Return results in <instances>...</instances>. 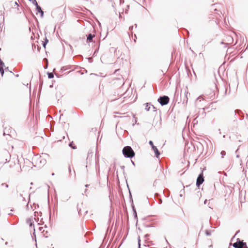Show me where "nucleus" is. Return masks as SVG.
I'll use <instances>...</instances> for the list:
<instances>
[{
	"mask_svg": "<svg viewBox=\"0 0 248 248\" xmlns=\"http://www.w3.org/2000/svg\"><path fill=\"white\" fill-rule=\"evenodd\" d=\"M115 2L114 1H112V6L113 8H115Z\"/></svg>",
	"mask_w": 248,
	"mask_h": 248,
	"instance_id": "nucleus-39",
	"label": "nucleus"
},
{
	"mask_svg": "<svg viewBox=\"0 0 248 248\" xmlns=\"http://www.w3.org/2000/svg\"><path fill=\"white\" fill-rule=\"evenodd\" d=\"M188 93V92L186 91H185L184 95L182 97V95H181V98H182V103L183 104H186L188 101V98H187V94Z\"/></svg>",
	"mask_w": 248,
	"mask_h": 248,
	"instance_id": "nucleus-9",
	"label": "nucleus"
},
{
	"mask_svg": "<svg viewBox=\"0 0 248 248\" xmlns=\"http://www.w3.org/2000/svg\"><path fill=\"white\" fill-rule=\"evenodd\" d=\"M69 146L73 149H77V146L74 145L73 141H72L69 143Z\"/></svg>",
	"mask_w": 248,
	"mask_h": 248,
	"instance_id": "nucleus-17",
	"label": "nucleus"
},
{
	"mask_svg": "<svg viewBox=\"0 0 248 248\" xmlns=\"http://www.w3.org/2000/svg\"><path fill=\"white\" fill-rule=\"evenodd\" d=\"M204 181V177L203 176V172L202 171L198 175L196 180V186L199 188L200 186Z\"/></svg>",
	"mask_w": 248,
	"mask_h": 248,
	"instance_id": "nucleus-5",
	"label": "nucleus"
},
{
	"mask_svg": "<svg viewBox=\"0 0 248 248\" xmlns=\"http://www.w3.org/2000/svg\"><path fill=\"white\" fill-rule=\"evenodd\" d=\"M133 26H131L129 27V29L130 31H132L133 30Z\"/></svg>",
	"mask_w": 248,
	"mask_h": 248,
	"instance_id": "nucleus-42",
	"label": "nucleus"
},
{
	"mask_svg": "<svg viewBox=\"0 0 248 248\" xmlns=\"http://www.w3.org/2000/svg\"><path fill=\"white\" fill-rule=\"evenodd\" d=\"M2 185H5V187H8V185H7V184H5V183H4V184H2Z\"/></svg>",
	"mask_w": 248,
	"mask_h": 248,
	"instance_id": "nucleus-48",
	"label": "nucleus"
},
{
	"mask_svg": "<svg viewBox=\"0 0 248 248\" xmlns=\"http://www.w3.org/2000/svg\"><path fill=\"white\" fill-rule=\"evenodd\" d=\"M33 236H34V237H35V240L36 241V235H35V228H33Z\"/></svg>",
	"mask_w": 248,
	"mask_h": 248,
	"instance_id": "nucleus-31",
	"label": "nucleus"
},
{
	"mask_svg": "<svg viewBox=\"0 0 248 248\" xmlns=\"http://www.w3.org/2000/svg\"><path fill=\"white\" fill-rule=\"evenodd\" d=\"M149 236V235L148 234H146L144 235V239L145 241H146L148 239V237Z\"/></svg>",
	"mask_w": 248,
	"mask_h": 248,
	"instance_id": "nucleus-25",
	"label": "nucleus"
},
{
	"mask_svg": "<svg viewBox=\"0 0 248 248\" xmlns=\"http://www.w3.org/2000/svg\"><path fill=\"white\" fill-rule=\"evenodd\" d=\"M74 172V176L75 177V176H76V173H75V170H74V172Z\"/></svg>",
	"mask_w": 248,
	"mask_h": 248,
	"instance_id": "nucleus-59",
	"label": "nucleus"
},
{
	"mask_svg": "<svg viewBox=\"0 0 248 248\" xmlns=\"http://www.w3.org/2000/svg\"><path fill=\"white\" fill-rule=\"evenodd\" d=\"M48 43V40L47 38L46 37L44 39V41L42 43L43 46L46 48V45Z\"/></svg>",
	"mask_w": 248,
	"mask_h": 248,
	"instance_id": "nucleus-15",
	"label": "nucleus"
},
{
	"mask_svg": "<svg viewBox=\"0 0 248 248\" xmlns=\"http://www.w3.org/2000/svg\"><path fill=\"white\" fill-rule=\"evenodd\" d=\"M127 186L128 187V191H129V200H130V202H133V199H132V194H131V191L130 190V189L128 187V185H127Z\"/></svg>",
	"mask_w": 248,
	"mask_h": 248,
	"instance_id": "nucleus-16",
	"label": "nucleus"
},
{
	"mask_svg": "<svg viewBox=\"0 0 248 248\" xmlns=\"http://www.w3.org/2000/svg\"><path fill=\"white\" fill-rule=\"evenodd\" d=\"M149 144H150V145L151 146L152 148H153V147L155 146L154 145V143H153V141H152V140H150L149 141Z\"/></svg>",
	"mask_w": 248,
	"mask_h": 248,
	"instance_id": "nucleus-23",
	"label": "nucleus"
},
{
	"mask_svg": "<svg viewBox=\"0 0 248 248\" xmlns=\"http://www.w3.org/2000/svg\"><path fill=\"white\" fill-rule=\"evenodd\" d=\"M180 196L181 197H182L183 196V194L185 193V186H183V189H182L181 191H180Z\"/></svg>",
	"mask_w": 248,
	"mask_h": 248,
	"instance_id": "nucleus-21",
	"label": "nucleus"
},
{
	"mask_svg": "<svg viewBox=\"0 0 248 248\" xmlns=\"http://www.w3.org/2000/svg\"><path fill=\"white\" fill-rule=\"evenodd\" d=\"M78 213L80 215L81 214V209H78Z\"/></svg>",
	"mask_w": 248,
	"mask_h": 248,
	"instance_id": "nucleus-40",
	"label": "nucleus"
},
{
	"mask_svg": "<svg viewBox=\"0 0 248 248\" xmlns=\"http://www.w3.org/2000/svg\"><path fill=\"white\" fill-rule=\"evenodd\" d=\"M60 8H58V9H55L53 11V13H54L55 12H56L57 10H59Z\"/></svg>",
	"mask_w": 248,
	"mask_h": 248,
	"instance_id": "nucleus-54",
	"label": "nucleus"
},
{
	"mask_svg": "<svg viewBox=\"0 0 248 248\" xmlns=\"http://www.w3.org/2000/svg\"><path fill=\"white\" fill-rule=\"evenodd\" d=\"M145 105L146 106H145V110L146 111H149L151 108V107H152L154 111H156V108L154 106L152 105L151 103H146L145 104Z\"/></svg>",
	"mask_w": 248,
	"mask_h": 248,
	"instance_id": "nucleus-11",
	"label": "nucleus"
},
{
	"mask_svg": "<svg viewBox=\"0 0 248 248\" xmlns=\"http://www.w3.org/2000/svg\"><path fill=\"white\" fill-rule=\"evenodd\" d=\"M152 149L154 151V152L155 155V156L156 158H158L160 155V153L159 151H158L157 148L155 146L153 147V148H152Z\"/></svg>",
	"mask_w": 248,
	"mask_h": 248,
	"instance_id": "nucleus-14",
	"label": "nucleus"
},
{
	"mask_svg": "<svg viewBox=\"0 0 248 248\" xmlns=\"http://www.w3.org/2000/svg\"><path fill=\"white\" fill-rule=\"evenodd\" d=\"M158 102L162 106H165L167 105L170 101V98L167 95H163L160 96L157 99Z\"/></svg>",
	"mask_w": 248,
	"mask_h": 248,
	"instance_id": "nucleus-4",
	"label": "nucleus"
},
{
	"mask_svg": "<svg viewBox=\"0 0 248 248\" xmlns=\"http://www.w3.org/2000/svg\"><path fill=\"white\" fill-rule=\"evenodd\" d=\"M42 85H43V81H40V88H42Z\"/></svg>",
	"mask_w": 248,
	"mask_h": 248,
	"instance_id": "nucleus-41",
	"label": "nucleus"
},
{
	"mask_svg": "<svg viewBox=\"0 0 248 248\" xmlns=\"http://www.w3.org/2000/svg\"><path fill=\"white\" fill-rule=\"evenodd\" d=\"M34 219H35V220H36V221H38V220H39V218H37V219L36 218H34Z\"/></svg>",
	"mask_w": 248,
	"mask_h": 248,
	"instance_id": "nucleus-57",
	"label": "nucleus"
},
{
	"mask_svg": "<svg viewBox=\"0 0 248 248\" xmlns=\"http://www.w3.org/2000/svg\"><path fill=\"white\" fill-rule=\"evenodd\" d=\"M30 1H31L33 5H34L35 6L36 5H38V3L36 1V0H29Z\"/></svg>",
	"mask_w": 248,
	"mask_h": 248,
	"instance_id": "nucleus-19",
	"label": "nucleus"
},
{
	"mask_svg": "<svg viewBox=\"0 0 248 248\" xmlns=\"http://www.w3.org/2000/svg\"><path fill=\"white\" fill-rule=\"evenodd\" d=\"M246 118L248 119V114H246Z\"/></svg>",
	"mask_w": 248,
	"mask_h": 248,
	"instance_id": "nucleus-60",
	"label": "nucleus"
},
{
	"mask_svg": "<svg viewBox=\"0 0 248 248\" xmlns=\"http://www.w3.org/2000/svg\"><path fill=\"white\" fill-rule=\"evenodd\" d=\"M124 168H125L124 166H121V169L123 171V173L124 172Z\"/></svg>",
	"mask_w": 248,
	"mask_h": 248,
	"instance_id": "nucleus-32",
	"label": "nucleus"
},
{
	"mask_svg": "<svg viewBox=\"0 0 248 248\" xmlns=\"http://www.w3.org/2000/svg\"><path fill=\"white\" fill-rule=\"evenodd\" d=\"M44 60H46V61L47 62H48V60H47V59L45 58V59H44Z\"/></svg>",
	"mask_w": 248,
	"mask_h": 248,
	"instance_id": "nucleus-63",
	"label": "nucleus"
},
{
	"mask_svg": "<svg viewBox=\"0 0 248 248\" xmlns=\"http://www.w3.org/2000/svg\"><path fill=\"white\" fill-rule=\"evenodd\" d=\"M99 46H98V47H97V48L96 49V50L94 51V53H93V56H95V54L96 53H97L98 50H99Z\"/></svg>",
	"mask_w": 248,
	"mask_h": 248,
	"instance_id": "nucleus-28",
	"label": "nucleus"
},
{
	"mask_svg": "<svg viewBox=\"0 0 248 248\" xmlns=\"http://www.w3.org/2000/svg\"><path fill=\"white\" fill-rule=\"evenodd\" d=\"M2 155L5 158V162L4 163H6L7 161H9L11 158V155L9 152L7 150H4L2 152Z\"/></svg>",
	"mask_w": 248,
	"mask_h": 248,
	"instance_id": "nucleus-6",
	"label": "nucleus"
},
{
	"mask_svg": "<svg viewBox=\"0 0 248 248\" xmlns=\"http://www.w3.org/2000/svg\"><path fill=\"white\" fill-rule=\"evenodd\" d=\"M34 216H36V214H37L38 215H39L40 216H42V213L41 212L38 213L37 212H35L34 213Z\"/></svg>",
	"mask_w": 248,
	"mask_h": 248,
	"instance_id": "nucleus-27",
	"label": "nucleus"
},
{
	"mask_svg": "<svg viewBox=\"0 0 248 248\" xmlns=\"http://www.w3.org/2000/svg\"><path fill=\"white\" fill-rule=\"evenodd\" d=\"M232 246L234 248H248L246 243L239 238L237 239L236 242L234 243Z\"/></svg>",
	"mask_w": 248,
	"mask_h": 248,
	"instance_id": "nucleus-3",
	"label": "nucleus"
},
{
	"mask_svg": "<svg viewBox=\"0 0 248 248\" xmlns=\"http://www.w3.org/2000/svg\"><path fill=\"white\" fill-rule=\"evenodd\" d=\"M226 41L227 42L226 43H224L223 41L220 42L221 44L225 45V47H226L227 45L231 44L233 41V38L231 36H228L226 37Z\"/></svg>",
	"mask_w": 248,
	"mask_h": 248,
	"instance_id": "nucleus-8",
	"label": "nucleus"
},
{
	"mask_svg": "<svg viewBox=\"0 0 248 248\" xmlns=\"http://www.w3.org/2000/svg\"><path fill=\"white\" fill-rule=\"evenodd\" d=\"M243 119H244V117H240V121H242V120H243Z\"/></svg>",
	"mask_w": 248,
	"mask_h": 248,
	"instance_id": "nucleus-50",
	"label": "nucleus"
},
{
	"mask_svg": "<svg viewBox=\"0 0 248 248\" xmlns=\"http://www.w3.org/2000/svg\"><path fill=\"white\" fill-rule=\"evenodd\" d=\"M86 36H87L86 42L87 43H89L93 42V38L95 37V35L94 34H92L91 33H90L87 34Z\"/></svg>",
	"mask_w": 248,
	"mask_h": 248,
	"instance_id": "nucleus-12",
	"label": "nucleus"
},
{
	"mask_svg": "<svg viewBox=\"0 0 248 248\" xmlns=\"http://www.w3.org/2000/svg\"><path fill=\"white\" fill-rule=\"evenodd\" d=\"M138 248H140V237H138Z\"/></svg>",
	"mask_w": 248,
	"mask_h": 248,
	"instance_id": "nucleus-24",
	"label": "nucleus"
},
{
	"mask_svg": "<svg viewBox=\"0 0 248 248\" xmlns=\"http://www.w3.org/2000/svg\"><path fill=\"white\" fill-rule=\"evenodd\" d=\"M18 76H19V75H18V74H17V75H16V77H18Z\"/></svg>",
	"mask_w": 248,
	"mask_h": 248,
	"instance_id": "nucleus-64",
	"label": "nucleus"
},
{
	"mask_svg": "<svg viewBox=\"0 0 248 248\" xmlns=\"http://www.w3.org/2000/svg\"><path fill=\"white\" fill-rule=\"evenodd\" d=\"M89 186H90L89 185H88V184H86V185H85V186L86 187H88Z\"/></svg>",
	"mask_w": 248,
	"mask_h": 248,
	"instance_id": "nucleus-49",
	"label": "nucleus"
},
{
	"mask_svg": "<svg viewBox=\"0 0 248 248\" xmlns=\"http://www.w3.org/2000/svg\"><path fill=\"white\" fill-rule=\"evenodd\" d=\"M1 18L3 20H4V16L3 15L2 13H1V15H0V19Z\"/></svg>",
	"mask_w": 248,
	"mask_h": 248,
	"instance_id": "nucleus-37",
	"label": "nucleus"
},
{
	"mask_svg": "<svg viewBox=\"0 0 248 248\" xmlns=\"http://www.w3.org/2000/svg\"><path fill=\"white\" fill-rule=\"evenodd\" d=\"M40 48H41L40 47H39V46L37 47V50H38V51H39Z\"/></svg>",
	"mask_w": 248,
	"mask_h": 248,
	"instance_id": "nucleus-53",
	"label": "nucleus"
},
{
	"mask_svg": "<svg viewBox=\"0 0 248 248\" xmlns=\"http://www.w3.org/2000/svg\"><path fill=\"white\" fill-rule=\"evenodd\" d=\"M110 2L112 3V1H114L113 0H109Z\"/></svg>",
	"mask_w": 248,
	"mask_h": 248,
	"instance_id": "nucleus-61",
	"label": "nucleus"
},
{
	"mask_svg": "<svg viewBox=\"0 0 248 248\" xmlns=\"http://www.w3.org/2000/svg\"><path fill=\"white\" fill-rule=\"evenodd\" d=\"M42 229H43L42 227H39V228L40 231H41Z\"/></svg>",
	"mask_w": 248,
	"mask_h": 248,
	"instance_id": "nucleus-55",
	"label": "nucleus"
},
{
	"mask_svg": "<svg viewBox=\"0 0 248 248\" xmlns=\"http://www.w3.org/2000/svg\"><path fill=\"white\" fill-rule=\"evenodd\" d=\"M48 67V63H47V64L46 65H45L44 66V68L45 69H47Z\"/></svg>",
	"mask_w": 248,
	"mask_h": 248,
	"instance_id": "nucleus-43",
	"label": "nucleus"
},
{
	"mask_svg": "<svg viewBox=\"0 0 248 248\" xmlns=\"http://www.w3.org/2000/svg\"><path fill=\"white\" fill-rule=\"evenodd\" d=\"M220 155H221L222 158H223L224 155H226V152L224 151H222L220 152Z\"/></svg>",
	"mask_w": 248,
	"mask_h": 248,
	"instance_id": "nucleus-22",
	"label": "nucleus"
},
{
	"mask_svg": "<svg viewBox=\"0 0 248 248\" xmlns=\"http://www.w3.org/2000/svg\"><path fill=\"white\" fill-rule=\"evenodd\" d=\"M208 202V200H205L204 201V204H206Z\"/></svg>",
	"mask_w": 248,
	"mask_h": 248,
	"instance_id": "nucleus-44",
	"label": "nucleus"
},
{
	"mask_svg": "<svg viewBox=\"0 0 248 248\" xmlns=\"http://www.w3.org/2000/svg\"><path fill=\"white\" fill-rule=\"evenodd\" d=\"M133 215H134V219L136 220V221L137 222L138 221V216H137V212H135L133 213Z\"/></svg>",
	"mask_w": 248,
	"mask_h": 248,
	"instance_id": "nucleus-20",
	"label": "nucleus"
},
{
	"mask_svg": "<svg viewBox=\"0 0 248 248\" xmlns=\"http://www.w3.org/2000/svg\"><path fill=\"white\" fill-rule=\"evenodd\" d=\"M236 157L237 158H239V155H236Z\"/></svg>",
	"mask_w": 248,
	"mask_h": 248,
	"instance_id": "nucleus-58",
	"label": "nucleus"
},
{
	"mask_svg": "<svg viewBox=\"0 0 248 248\" xmlns=\"http://www.w3.org/2000/svg\"><path fill=\"white\" fill-rule=\"evenodd\" d=\"M162 202V200L160 199L159 201V204H161Z\"/></svg>",
	"mask_w": 248,
	"mask_h": 248,
	"instance_id": "nucleus-46",
	"label": "nucleus"
},
{
	"mask_svg": "<svg viewBox=\"0 0 248 248\" xmlns=\"http://www.w3.org/2000/svg\"><path fill=\"white\" fill-rule=\"evenodd\" d=\"M46 160L42 158L40 155H34L32 158V163L34 167L38 166L40 167L46 163Z\"/></svg>",
	"mask_w": 248,
	"mask_h": 248,
	"instance_id": "nucleus-2",
	"label": "nucleus"
},
{
	"mask_svg": "<svg viewBox=\"0 0 248 248\" xmlns=\"http://www.w3.org/2000/svg\"><path fill=\"white\" fill-rule=\"evenodd\" d=\"M5 70H6V71H10L9 70L8 67H6V68H5Z\"/></svg>",
	"mask_w": 248,
	"mask_h": 248,
	"instance_id": "nucleus-47",
	"label": "nucleus"
},
{
	"mask_svg": "<svg viewBox=\"0 0 248 248\" xmlns=\"http://www.w3.org/2000/svg\"><path fill=\"white\" fill-rule=\"evenodd\" d=\"M131 207L132 208V209H134V208H135V207L134 205V203H133V202H131Z\"/></svg>",
	"mask_w": 248,
	"mask_h": 248,
	"instance_id": "nucleus-35",
	"label": "nucleus"
},
{
	"mask_svg": "<svg viewBox=\"0 0 248 248\" xmlns=\"http://www.w3.org/2000/svg\"><path fill=\"white\" fill-rule=\"evenodd\" d=\"M240 112V110H238V109L235 110L234 111L235 115H236V113H237L239 114Z\"/></svg>",
	"mask_w": 248,
	"mask_h": 248,
	"instance_id": "nucleus-34",
	"label": "nucleus"
},
{
	"mask_svg": "<svg viewBox=\"0 0 248 248\" xmlns=\"http://www.w3.org/2000/svg\"><path fill=\"white\" fill-rule=\"evenodd\" d=\"M92 130L93 132H96L97 131V128H92Z\"/></svg>",
	"mask_w": 248,
	"mask_h": 248,
	"instance_id": "nucleus-38",
	"label": "nucleus"
},
{
	"mask_svg": "<svg viewBox=\"0 0 248 248\" xmlns=\"http://www.w3.org/2000/svg\"><path fill=\"white\" fill-rule=\"evenodd\" d=\"M131 162L132 163V164L135 166V162L134 161H133L132 160H131Z\"/></svg>",
	"mask_w": 248,
	"mask_h": 248,
	"instance_id": "nucleus-51",
	"label": "nucleus"
},
{
	"mask_svg": "<svg viewBox=\"0 0 248 248\" xmlns=\"http://www.w3.org/2000/svg\"><path fill=\"white\" fill-rule=\"evenodd\" d=\"M88 192V189L86 188L84 190V193H83V195H85L86 197L87 196V195L86 194V193Z\"/></svg>",
	"mask_w": 248,
	"mask_h": 248,
	"instance_id": "nucleus-33",
	"label": "nucleus"
},
{
	"mask_svg": "<svg viewBox=\"0 0 248 248\" xmlns=\"http://www.w3.org/2000/svg\"><path fill=\"white\" fill-rule=\"evenodd\" d=\"M22 199L23 201H26V199L24 197H23Z\"/></svg>",
	"mask_w": 248,
	"mask_h": 248,
	"instance_id": "nucleus-56",
	"label": "nucleus"
},
{
	"mask_svg": "<svg viewBox=\"0 0 248 248\" xmlns=\"http://www.w3.org/2000/svg\"><path fill=\"white\" fill-rule=\"evenodd\" d=\"M35 9L37 11L36 14L38 13L40 14V16L41 18H43L44 17V11H43L42 8L38 4L36 5L35 6Z\"/></svg>",
	"mask_w": 248,
	"mask_h": 248,
	"instance_id": "nucleus-10",
	"label": "nucleus"
},
{
	"mask_svg": "<svg viewBox=\"0 0 248 248\" xmlns=\"http://www.w3.org/2000/svg\"><path fill=\"white\" fill-rule=\"evenodd\" d=\"M68 170H69V175H72V170H71V168L70 166H69L68 167Z\"/></svg>",
	"mask_w": 248,
	"mask_h": 248,
	"instance_id": "nucleus-30",
	"label": "nucleus"
},
{
	"mask_svg": "<svg viewBox=\"0 0 248 248\" xmlns=\"http://www.w3.org/2000/svg\"><path fill=\"white\" fill-rule=\"evenodd\" d=\"M48 78L51 79L54 78V74L52 72H47Z\"/></svg>",
	"mask_w": 248,
	"mask_h": 248,
	"instance_id": "nucleus-18",
	"label": "nucleus"
},
{
	"mask_svg": "<svg viewBox=\"0 0 248 248\" xmlns=\"http://www.w3.org/2000/svg\"><path fill=\"white\" fill-rule=\"evenodd\" d=\"M132 211H133V212H137L136 211V208H134V209H132Z\"/></svg>",
	"mask_w": 248,
	"mask_h": 248,
	"instance_id": "nucleus-52",
	"label": "nucleus"
},
{
	"mask_svg": "<svg viewBox=\"0 0 248 248\" xmlns=\"http://www.w3.org/2000/svg\"><path fill=\"white\" fill-rule=\"evenodd\" d=\"M120 1V4H122L124 2V0H119Z\"/></svg>",
	"mask_w": 248,
	"mask_h": 248,
	"instance_id": "nucleus-36",
	"label": "nucleus"
},
{
	"mask_svg": "<svg viewBox=\"0 0 248 248\" xmlns=\"http://www.w3.org/2000/svg\"><path fill=\"white\" fill-rule=\"evenodd\" d=\"M207 108H202L200 109L198 113V117H201V118H203L206 115V112H205V110L207 109Z\"/></svg>",
	"mask_w": 248,
	"mask_h": 248,
	"instance_id": "nucleus-7",
	"label": "nucleus"
},
{
	"mask_svg": "<svg viewBox=\"0 0 248 248\" xmlns=\"http://www.w3.org/2000/svg\"><path fill=\"white\" fill-rule=\"evenodd\" d=\"M19 196H20L21 198H23L24 197L23 196V194H21V193H20V194H19Z\"/></svg>",
	"mask_w": 248,
	"mask_h": 248,
	"instance_id": "nucleus-45",
	"label": "nucleus"
},
{
	"mask_svg": "<svg viewBox=\"0 0 248 248\" xmlns=\"http://www.w3.org/2000/svg\"><path fill=\"white\" fill-rule=\"evenodd\" d=\"M110 2L112 3V1H114L113 0H109Z\"/></svg>",
	"mask_w": 248,
	"mask_h": 248,
	"instance_id": "nucleus-62",
	"label": "nucleus"
},
{
	"mask_svg": "<svg viewBox=\"0 0 248 248\" xmlns=\"http://www.w3.org/2000/svg\"><path fill=\"white\" fill-rule=\"evenodd\" d=\"M205 233H206V235H207V236H210L211 235V232H210L209 231H208V230H206L205 231Z\"/></svg>",
	"mask_w": 248,
	"mask_h": 248,
	"instance_id": "nucleus-29",
	"label": "nucleus"
},
{
	"mask_svg": "<svg viewBox=\"0 0 248 248\" xmlns=\"http://www.w3.org/2000/svg\"><path fill=\"white\" fill-rule=\"evenodd\" d=\"M129 8V5H127L126 8L125 9V13L126 14L128 13Z\"/></svg>",
	"mask_w": 248,
	"mask_h": 248,
	"instance_id": "nucleus-26",
	"label": "nucleus"
},
{
	"mask_svg": "<svg viewBox=\"0 0 248 248\" xmlns=\"http://www.w3.org/2000/svg\"><path fill=\"white\" fill-rule=\"evenodd\" d=\"M26 222L27 224L29 225L30 227H31L33 226V228H34V222L33 221L32 217L28 218L26 219Z\"/></svg>",
	"mask_w": 248,
	"mask_h": 248,
	"instance_id": "nucleus-13",
	"label": "nucleus"
},
{
	"mask_svg": "<svg viewBox=\"0 0 248 248\" xmlns=\"http://www.w3.org/2000/svg\"><path fill=\"white\" fill-rule=\"evenodd\" d=\"M122 153L125 158H132L135 155L134 150L131 147L129 146L124 147L122 150Z\"/></svg>",
	"mask_w": 248,
	"mask_h": 248,
	"instance_id": "nucleus-1",
	"label": "nucleus"
}]
</instances>
